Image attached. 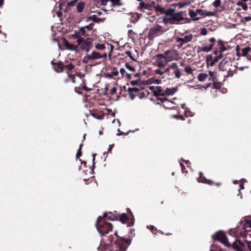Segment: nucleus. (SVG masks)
Here are the masks:
<instances>
[{
    "instance_id": "09e8293b",
    "label": "nucleus",
    "mask_w": 251,
    "mask_h": 251,
    "mask_svg": "<svg viewBox=\"0 0 251 251\" xmlns=\"http://www.w3.org/2000/svg\"><path fill=\"white\" fill-rule=\"evenodd\" d=\"M207 29L205 28H203L201 29V34L202 35H206L207 34Z\"/></svg>"
},
{
    "instance_id": "ea45409f",
    "label": "nucleus",
    "mask_w": 251,
    "mask_h": 251,
    "mask_svg": "<svg viewBox=\"0 0 251 251\" xmlns=\"http://www.w3.org/2000/svg\"><path fill=\"white\" fill-rule=\"evenodd\" d=\"M125 53L130 57L133 61H136V59L134 58L132 55L131 52L130 51L127 50L126 51Z\"/></svg>"
},
{
    "instance_id": "052dcab7",
    "label": "nucleus",
    "mask_w": 251,
    "mask_h": 251,
    "mask_svg": "<svg viewBox=\"0 0 251 251\" xmlns=\"http://www.w3.org/2000/svg\"><path fill=\"white\" fill-rule=\"evenodd\" d=\"M81 154L82 153H81V150H79L78 149L77 151V152L76 153V158H78L79 157H80L81 155Z\"/></svg>"
},
{
    "instance_id": "393cba45",
    "label": "nucleus",
    "mask_w": 251,
    "mask_h": 251,
    "mask_svg": "<svg viewBox=\"0 0 251 251\" xmlns=\"http://www.w3.org/2000/svg\"><path fill=\"white\" fill-rule=\"evenodd\" d=\"M85 6V3L84 2H78L76 6V9L78 12L80 13L82 12Z\"/></svg>"
},
{
    "instance_id": "f704fd0d",
    "label": "nucleus",
    "mask_w": 251,
    "mask_h": 251,
    "mask_svg": "<svg viewBox=\"0 0 251 251\" xmlns=\"http://www.w3.org/2000/svg\"><path fill=\"white\" fill-rule=\"evenodd\" d=\"M69 78L65 80V82H68L71 81L73 83L75 82V77L74 76L70 75L69 73H67Z\"/></svg>"
},
{
    "instance_id": "3c124183",
    "label": "nucleus",
    "mask_w": 251,
    "mask_h": 251,
    "mask_svg": "<svg viewBox=\"0 0 251 251\" xmlns=\"http://www.w3.org/2000/svg\"><path fill=\"white\" fill-rule=\"evenodd\" d=\"M140 81V80L139 79L133 80L130 82V84L131 85H137Z\"/></svg>"
},
{
    "instance_id": "bf43d9fd",
    "label": "nucleus",
    "mask_w": 251,
    "mask_h": 251,
    "mask_svg": "<svg viewBox=\"0 0 251 251\" xmlns=\"http://www.w3.org/2000/svg\"><path fill=\"white\" fill-rule=\"evenodd\" d=\"M148 228H149L152 232H153L154 231H155L156 230V228L152 226H148Z\"/></svg>"
},
{
    "instance_id": "9b49d317",
    "label": "nucleus",
    "mask_w": 251,
    "mask_h": 251,
    "mask_svg": "<svg viewBox=\"0 0 251 251\" xmlns=\"http://www.w3.org/2000/svg\"><path fill=\"white\" fill-rule=\"evenodd\" d=\"M209 41L211 43L210 44L204 46L198 47L197 51L198 53L201 52V51L207 52L211 50L214 46V44L216 41V40L214 38L212 37L210 38L209 39Z\"/></svg>"
},
{
    "instance_id": "0eeeda50",
    "label": "nucleus",
    "mask_w": 251,
    "mask_h": 251,
    "mask_svg": "<svg viewBox=\"0 0 251 251\" xmlns=\"http://www.w3.org/2000/svg\"><path fill=\"white\" fill-rule=\"evenodd\" d=\"M212 237L214 240L220 241L226 247H228L230 246V244L229 243L227 237L223 231L217 232L212 236Z\"/></svg>"
},
{
    "instance_id": "6e6d98bb",
    "label": "nucleus",
    "mask_w": 251,
    "mask_h": 251,
    "mask_svg": "<svg viewBox=\"0 0 251 251\" xmlns=\"http://www.w3.org/2000/svg\"><path fill=\"white\" fill-rule=\"evenodd\" d=\"M129 92V97L131 99V100H134V99L135 98V95L133 94V93L132 92Z\"/></svg>"
},
{
    "instance_id": "6ab92c4d",
    "label": "nucleus",
    "mask_w": 251,
    "mask_h": 251,
    "mask_svg": "<svg viewBox=\"0 0 251 251\" xmlns=\"http://www.w3.org/2000/svg\"><path fill=\"white\" fill-rule=\"evenodd\" d=\"M177 91L176 87L166 88L165 90V95H173Z\"/></svg>"
},
{
    "instance_id": "a878e982",
    "label": "nucleus",
    "mask_w": 251,
    "mask_h": 251,
    "mask_svg": "<svg viewBox=\"0 0 251 251\" xmlns=\"http://www.w3.org/2000/svg\"><path fill=\"white\" fill-rule=\"evenodd\" d=\"M95 47L96 49H97L100 52H102V51H103L106 49V47L104 44H97L95 45Z\"/></svg>"
},
{
    "instance_id": "603ef678",
    "label": "nucleus",
    "mask_w": 251,
    "mask_h": 251,
    "mask_svg": "<svg viewBox=\"0 0 251 251\" xmlns=\"http://www.w3.org/2000/svg\"><path fill=\"white\" fill-rule=\"evenodd\" d=\"M107 2H110V0H101L100 3L101 5H105Z\"/></svg>"
},
{
    "instance_id": "c03bdc74",
    "label": "nucleus",
    "mask_w": 251,
    "mask_h": 251,
    "mask_svg": "<svg viewBox=\"0 0 251 251\" xmlns=\"http://www.w3.org/2000/svg\"><path fill=\"white\" fill-rule=\"evenodd\" d=\"M94 24L91 23L89 25L83 26L85 27V29H87L88 30H91L93 28Z\"/></svg>"
},
{
    "instance_id": "7c9ffc66",
    "label": "nucleus",
    "mask_w": 251,
    "mask_h": 251,
    "mask_svg": "<svg viewBox=\"0 0 251 251\" xmlns=\"http://www.w3.org/2000/svg\"><path fill=\"white\" fill-rule=\"evenodd\" d=\"M245 229L246 230H249V231L250 230V229H247V228L248 227L251 228V220H249V219L245 220Z\"/></svg>"
},
{
    "instance_id": "0e129e2a",
    "label": "nucleus",
    "mask_w": 251,
    "mask_h": 251,
    "mask_svg": "<svg viewBox=\"0 0 251 251\" xmlns=\"http://www.w3.org/2000/svg\"><path fill=\"white\" fill-rule=\"evenodd\" d=\"M196 12L197 13V14H200L201 15V14L202 13H205V12H203L201 9H198L196 10Z\"/></svg>"
},
{
    "instance_id": "6e6552de",
    "label": "nucleus",
    "mask_w": 251,
    "mask_h": 251,
    "mask_svg": "<svg viewBox=\"0 0 251 251\" xmlns=\"http://www.w3.org/2000/svg\"><path fill=\"white\" fill-rule=\"evenodd\" d=\"M168 63L163 53L158 54L156 55V58L154 62V65L160 68H164Z\"/></svg>"
},
{
    "instance_id": "1a4fd4ad",
    "label": "nucleus",
    "mask_w": 251,
    "mask_h": 251,
    "mask_svg": "<svg viewBox=\"0 0 251 251\" xmlns=\"http://www.w3.org/2000/svg\"><path fill=\"white\" fill-rule=\"evenodd\" d=\"M119 240V239L118 238L117 233L115 232L114 236H112L110 239L111 244L113 242L116 246L119 248L120 251H126L127 247L125 245H123V244L125 242H127V241H125L124 242V241H122V243L121 244L120 243Z\"/></svg>"
},
{
    "instance_id": "20e7f679",
    "label": "nucleus",
    "mask_w": 251,
    "mask_h": 251,
    "mask_svg": "<svg viewBox=\"0 0 251 251\" xmlns=\"http://www.w3.org/2000/svg\"><path fill=\"white\" fill-rule=\"evenodd\" d=\"M165 31L166 30L162 26L159 25H155L150 29L148 37L151 40L157 36L162 35Z\"/></svg>"
},
{
    "instance_id": "c9c22d12",
    "label": "nucleus",
    "mask_w": 251,
    "mask_h": 251,
    "mask_svg": "<svg viewBox=\"0 0 251 251\" xmlns=\"http://www.w3.org/2000/svg\"><path fill=\"white\" fill-rule=\"evenodd\" d=\"M126 68L127 70H128L131 72H134L135 71V68L133 66H131L129 63H127L126 64Z\"/></svg>"
},
{
    "instance_id": "c756f323",
    "label": "nucleus",
    "mask_w": 251,
    "mask_h": 251,
    "mask_svg": "<svg viewBox=\"0 0 251 251\" xmlns=\"http://www.w3.org/2000/svg\"><path fill=\"white\" fill-rule=\"evenodd\" d=\"M207 76L208 75H207L206 74L201 73V74H200L198 75V80L200 81H204L206 79V78H207Z\"/></svg>"
},
{
    "instance_id": "ddd939ff",
    "label": "nucleus",
    "mask_w": 251,
    "mask_h": 251,
    "mask_svg": "<svg viewBox=\"0 0 251 251\" xmlns=\"http://www.w3.org/2000/svg\"><path fill=\"white\" fill-rule=\"evenodd\" d=\"M173 16L174 24H178L183 21H184L185 23H189L191 21V19H189L188 18H184L183 17L180 16V15L179 14L178 12H174V10Z\"/></svg>"
},
{
    "instance_id": "f8f14e48",
    "label": "nucleus",
    "mask_w": 251,
    "mask_h": 251,
    "mask_svg": "<svg viewBox=\"0 0 251 251\" xmlns=\"http://www.w3.org/2000/svg\"><path fill=\"white\" fill-rule=\"evenodd\" d=\"M193 39V35L191 34L184 36L182 38H176V42L179 43L177 47L179 49L182 47V46L186 43L190 42Z\"/></svg>"
},
{
    "instance_id": "f257e3e1",
    "label": "nucleus",
    "mask_w": 251,
    "mask_h": 251,
    "mask_svg": "<svg viewBox=\"0 0 251 251\" xmlns=\"http://www.w3.org/2000/svg\"><path fill=\"white\" fill-rule=\"evenodd\" d=\"M107 214V213L105 212L102 217H99L96 224L97 229L101 235H104L112 229L111 224L106 221Z\"/></svg>"
},
{
    "instance_id": "9d476101",
    "label": "nucleus",
    "mask_w": 251,
    "mask_h": 251,
    "mask_svg": "<svg viewBox=\"0 0 251 251\" xmlns=\"http://www.w3.org/2000/svg\"><path fill=\"white\" fill-rule=\"evenodd\" d=\"M173 17V10L170 9L165 13V15L162 17V21L166 25L174 24Z\"/></svg>"
},
{
    "instance_id": "338daca9",
    "label": "nucleus",
    "mask_w": 251,
    "mask_h": 251,
    "mask_svg": "<svg viewBox=\"0 0 251 251\" xmlns=\"http://www.w3.org/2000/svg\"><path fill=\"white\" fill-rule=\"evenodd\" d=\"M245 20L247 22H249L251 20V17H246L245 18Z\"/></svg>"
},
{
    "instance_id": "37998d69",
    "label": "nucleus",
    "mask_w": 251,
    "mask_h": 251,
    "mask_svg": "<svg viewBox=\"0 0 251 251\" xmlns=\"http://www.w3.org/2000/svg\"><path fill=\"white\" fill-rule=\"evenodd\" d=\"M154 73L155 74L159 75H162L165 73L164 71H161L160 69H156L154 70Z\"/></svg>"
},
{
    "instance_id": "5fc2aeb1",
    "label": "nucleus",
    "mask_w": 251,
    "mask_h": 251,
    "mask_svg": "<svg viewBox=\"0 0 251 251\" xmlns=\"http://www.w3.org/2000/svg\"><path fill=\"white\" fill-rule=\"evenodd\" d=\"M180 165L181 167V170H182V173H187V171L185 170L184 166L182 164V163L181 162H180Z\"/></svg>"
},
{
    "instance_id": "2f4dec72",
    "label": "nucleus",
    "mask_w": 251,
    "mask_h": 251,
    "mask_svg": "<svg viewBox=\"0 0 251 251\" xmlns=\"http://www.w3.org/2000/svg\"><path fill=\"white\" fill-rule=\"evenodd\" d=\"M139 17H140V16L138 14H137V13L133 14L131 17V21L133 23H135L136 22H137L138 21Z\"/></svg>"
},
{
    "instance_id": "bb28decb",
    "label": "nucleus",
    "mask_w": 251,
    "mask_h": 251,
    "mask_svg": "<svg viewBox=\"0 0 251 251\" xmlns=\"http://www.w3.org/2000/svg\"><path fill=\"white\" fill-rule=\"evenodd\" d=\"M121 0H110L111 5L112 6H121L123 3L121 2Z\"/></svg>"
},
{
    "instance_id": "39448f33",
    "label": "nucleus",
    "mask_w": 251,
    "mask_h": 251,
    "mask_svg": "<svg viewBox=\"0 0 251 251\" xmlns=\"http://www.w3.org/2000/svg\"><path fill=\"white\" fill-rule=\"evenodd\" d=\"M76 42L79 49L86 52H88L93 47L92 41L89 39L78 38Z\"/></svg>"
},
{
    "instance_id": "864d4df0",
    "label": "nucleus",
    "mask_w": 251,
    "mask_h": 251,
    "mask_svg": "<svg viewBox=\"0 0 251 251\" xmlns=\"http://www.w3.org/2000/svg\"><path fill=\"white\" fill-rule=\"evenodd\" d=\"M185 115L186 116H193V114L192 113V112H191V111H190L189 110H185Z\"/></svg>"
},
{
    "instance_id": "a18cd8bd",
    "label": "nucleus",
    "mask_w": 251,
    "mask_h": 251,
    "mask_svg": "<svg viewBox=\"0 0 251 251\" xmlns=\"http://www.w3.org/2000/svg\"><path fill=\"white\" fill-rule=\"evenodd\" d=\"M226 48L225 46V45L220 47V54L222 55V53L225 51L226 50Z\"/></svg>"
},
{
    "instance_id": "58836bf2",
    "label": "nucleus",
    "mask_w": 251,
    "mask_h": 251,
    "mask_svg": "<svg viewBox=\"0 0 251 251\" xmlns=\"http://www.w3.org/2000/svg\"><path fill=\"white\" fill-rule=\"evenodd\" d=\"M184 70L186 73H187V74H192L193 71V70L191 67H190L189 66H186Z\"/></svg>"
},
{
    "instance_id": "8fccbe9b",
    "label": "nucleus",
    "mask_w": 251,
    "mask_h": 251,
    "mask_svg": "<svg viewBox=\"0 0 251 251\" xmlns=\"http://www.w3.org/2000/svg\"><path fill=\"white\" fill-rule=\"evenodd\" d=\"M156 10L161 11L162 13H163L165 11V8L161 7L159 5H157L156 6Z\"/></svg>"
},
{
    "instance_id": "680f3d73",
    "label": "nucleus",
    "mask_w": 251,
    "mask_h": 251,
    "mask_svg": "<svg viewBox=\"0 0 251 251\" xmlns=\"http://www.w3.org/2000/svg\"><path fill=\"white\" fill-rule=\"evenodd\" d=\"M112 74L114 75V76H117L119 74V72L117 71V70H113L112 72Z\"/></svg>"
},
{
    "instance_id": "13d9d810",
    "label": "nucleus",
    "mask_w": 251,
    "mask_h": 251,
    "mask_svg": "<svg viewBox=\"0 0 251 251\" xmlns=\"http://www.w3.org/2000/svg\"><path fill=\"white\" fill-rule=\"evenodd\" d=\"M120 72L122 76H123L126 73V70L124 68H121L120 70Z\"/></svg>"
},
{
    "instance_id": "f03ea898",
    "label": "nucleus",
    "mask_w": 251,
    "mask_h": 251,
    "mask_svg": "<svg viewBox=\"0 0 251 251\" xmlns=\"http://www.w3.org/2000/svg\"><path fill=\"white\" fill-rule=\"evenodd\" d=\"M107 53L105 52L94 50L90 54L84 56L83 58L82 62L84 63H88L94 60L103 58H105L107 57Z\"/></svg>"
},
{
    "instance_id": "cd10ccee",
    "label": "nucleus",
    "mask_w": 251,
    "mask_h": 251,
    "mask_svg": "<svg viewBox=\"0 0 251 251\" xmlns=\"http://www.w3.org/2000/svg\"><path fill=\"white\" fill-rule=\"evenodd\" d=\"M154 92L155 94H157L158 95H165V90H163L160 86L157 87L156 90H155Z\"/></svg>"
},
{
    "instance_id": "de8ad7c7",
    "label": "nucleus",
    "mask_w": 251,
    "mask_h": 251,
    "mask_svg": "<svg viewBox=\"0 0 251 251\" xmlns=\"http://www.w3.org/2000/svg\"><path fill=\"white\" fill-rule=\"evenodd\" d=\"M128 92L131 91V92H132L133 93V92L137 93L139 91V89L137 88H129L128 89Z\"/></svg>"
},
{
    "instance_id": "79ce46f5",
    "label": "nucleus",
    "mask_w": 251,
    "mask_h": 251,
    "mask_svg": "<svg viewBox=\"0 0 251 251\" xmlns=\"http://www.w3.org/2000/svg\"><path fill=\"white\" fill-rule=\"evenodd\" d=\"M77 0H72L71 1H70L67 3V6L71 7V6L74 5V4L75 3V2Z\"/></svg>"
},
{
    "instance_id": "2eb2a0df",
    "label": "nucleus",
    "mask_w": 251,
    "mask_h": 251,
    "mask_svg": "<svg viewBox=\"0 0 251 251\" xmlns=\"http://www.w3.org/2000/svg\"><path fill=\"white\" fill-rule=\"evenodd\" d=\"M236 50L237 51V55L238 56H246L248 52L251 50V48L250 47H246L241 49V50H240L239 47L237 46L236 48Z\"/></svg>"
},
{
    "instance_id": "72a5a7b5",
    "label": "nucleus",
    "mask_w": 251,
    "mask_h": 251,
    "mask_svg": "<svg viewBox=\"0 0 251 251\" xmlns=\"http://www.w3.org/2000/svg\"><path fill=\"white\" fill-rule=\"evenodd\" d=\"M159 100L162 102H166V105L168 106H170L171 104H173V102L168 100L166 99L160 98L159 99Z\"/></svg>"
},
{
    "instance_id": "4c0bfd02",
    "label": "nucleus",
    "mask_w": 251,
    "mask_h": 251,
    "mask_svg": "<svg viewBox=\"0 0 251 251\" xmlns=\"http://www.w3.org/2000/svg\"><path fill=\"white\" fill-rule=\"evenodd\" d=\"M215 15V14L213 12H205V13H202L201 14L202 16H213Z\"/></svg>"
},
{
    "instance_id": "aec40b11",
    "label": "nucleus",
    "mask_w": 251,
    "mask_h": 251,
    "mask_svg": "<svg viewBox=\"0 0 251 251\" xmlns=\"http://www.w3.org/2000/svg\"><path fill=\"white\" fill-rule=\"evenodd\" d=\"M86 32H85V27H81L78 32H75V36L77 38V39L78 38H81L80 36H86Z\"/></svg>"
},
{
    "instance_id": "dca6fc26",
    "label": "nucleus",
    "mask_w": 251,
    "mask_h": 251,
    "mask_svg": "<svg viewBox=\"0 0 251 251\" xmlns=\"http://www.w3.org/2000/svg\"><path fill=\"white\" fill-rule=\"evenodd\" d=\"M231 61L230 59L225 58L219 64V68L221 70H226L227 68L230 65Z\"/></svg>"
},
{
    "instance_id": "e2e57ef3",
    "label": "nucleus",
    "mask_w": 251,
    "mask_h": 251,
    "mask_svg": "<svg viewBox=\"0 0 251 251\" xmlns=\"http://www.w3.org/2000/svg\"><path fill=\"white\" fill-rule=\"evenodd\" d=\"M218 45L220 47L223 46L224 45V42L221 40H219L218 41Z\"/></svg>"
},
{
    "instance_id": "423d86ee",
    "label": "nucleus",
    "mask_w": 251,
    "mask_h": 251,
    "mask_svg": "<svg viewBox=\"0 0 251 251\" xmlns=\"http://www.w3.org/2000/svg\"><path fill=\"white\" fill-rule=\"evenodd\" d=\"M168 62L178 60L180 57L178 52L175 49H170L163 53Z\"/></svg>"
},
{
    "instance_id": "4468645a",
    "label": "nucleus",
    "mask_w": 251,
    "mask_h": 251,
    "mask_svg": "<svg viewBox=\"0 0 251 251\" xmlns=\"http://www.w3.org/2000/svg\"><path fill=\"white\" fill-rule=\"evenodd\" d=\"M58 69L55 68V70L57 72H61L65 69L67 70H72L74 68V66L70 63L67 65L64 66L62 63L59 62L57 64Z\"/></svg>"
},
{
    "instance_id": "5701e85b",
    "label": "nucleus",
    "mask_w": 251,
    "mask_h": 251,
    "mask_svg": "<svg viewBox=\"0 0 251 251\" xmlns=\"http://www.w3.org/2000/svg\"><path fill=\"white\" fill-rule=\"evenodd\" d=\"M88 21L92 20L95 22H99L101 21H103L105 18H99L98 17L97 15H93L89 17L87 19Z\"/></svg>"
},
{
    "instance_id": "e433bc0d",
    "label": "nucleus",
    "mask_w": 251,
    "mask_h": 251,
    "mask_svg": "<svg viewBox=\"0 0 251 251\" xmlns=\"http://www.w3.org/2000/svg\"><path fill=\"white\" fill-rule=\"evenodd\" d=\"M221 4V0H216L213 3V5L215 8H217V7H219L220 6Z\"/></svg>"
},
{
    "instance_id": "4be33fe9",
    "label": "nucleus",
    "mask_w": 251,
    "mask_h": 251,
    "mask_svg": "<svg viewBox=\"0 0 251 251\" xmlns=\"http://www.w3.org/2000/svg\"><path fill=\"white\" fill-rule=\"evenodd\" d=\"M64 45L68 50H76L77 47L73 44L69 43L67 41H65Z\"/></svg>"
},
{
    "instance_id": "7ed1b4c3",
    "label": "nucleus",
    "mask_w": 251,
    "mask_h": 251,
    "mask_svg": "<svg viewBox=\"0 0 251 251\" xmlns=\"http://www.w3.org/2000/svg\"><path fill=\"white\" fill-rule=\"evenodd\" d=\"M165 72L169 76L175 77L176 78H179L181 75V72L178 69L177 63L176 62H173L169 65L165 70Z\"/></svg>"
},
{
    "instance_id": "774afa93",
    "label": "nucleus",
    "mask_w": 251,
    "mask_h": 251,
    "mask_svg": "<svg viewBox=\"0 0 251 251\" xmlns=\"http://www.w3.org/2000/svg\"><path fill=\"white\" fill-rule=\"evenodd\" d=\"M248 248L250 249V251H251V241L249 242L248 243Z\"/></svg>"
},
{
    "instance_id": "412c9836",
    "label": "nucleus",
    "mask_w": 251,
    "mask_h": 251,
    "mask_svg": "<svg viewBox=\"0 0 251 251\" xmlns=\"http://www.w3.org/2000/svg\"><path fill=\"white\" fill-rule=\"evenodd\" d=\"M189 15L192 18L191 20L194 21H198L200 19V18L196 17L197 15L196 10L194 11L193 10L190 9L189 10Z\"/></svg>"
},
{
    "instance_id": "473e14b6",
    "label": "nucleus",
    "mask_w": 251,
    "mask_h": 251,
    "mask_svg": "<svg viewBox=\"0 0 251 251\" xmlns=\"http://www.w3.org/2000/svg\"><path fill=\"white\" fill-rule=\"evenodd\" d=\"M139 7L142 9H149L150 6L149 4H146L143 2H141L139 4Z\"/></svg>"
},
{
    "instance_id": "a211bd4d",
    "label": "nucleus",
    "mask_w": 251,
    "mask_h": 251,
    "mask_svg": "<svg viewBox=\"0 0 251 251\" xmlns=\"http://www.w3.org/2000/svg\"><path fill=\"white\" fill-rule=\"evenodd\" d=\"M232 247L233 249L238 251H242L243 244L240 241L236 240L233 242Z\"/></svg>"
},
{
    "instance_id": "a19ab883",
    "label": "nucleus",
    "mask_w": 251,
    "mask_h": 251,
    "mask_svg": "<svg viewBox=\"0 0 251 251\" xmlns=\"http://www.w3.org/2000/svg\"><path fill=\"white\" fill-rule=\"evenodd\" d=\"M190 2H179L178 3V6L179 8H182L185 6H187L189 5Z\"/></svg>"
},
{
    "instance_id": "c85d7f7f",
    "label": "nucleus",
    "mask_w": 251,
    "mask_h": 251,
    "mask_svg": "<svg viewBox=\"0 0 251 251\" xmlns=\"http://www.w3.org/2000/svg\"><path fill=\"white\" fill-rule=\"evenodd\" d=\"M237 69L236 68L235 66H233L232 68H230L227 73V75L228 76H231L234 74L236 73Z\"/></svg>"
},
{
    "instance_id": "49530a36",
    "label": "nucleus",
    "mask_w": 251,
    "mask_h": 251,
    "mask_svg": "<svg viewBox=\"0 0 251 251\" xmlns=\"http://www.w3.org/2000/svg\"><path fill=\"white\" fill-rule=\"evenodd\" d=\"M122 223H125L127 220V216L126 214H123L121 217Z\"/></svg>"
},
{
    "instance_id": "f3484780",
    "label": "nucleus",
    "mask_w": 251,
    "mask_h": 251,
    "mask_svg": "<svg viewBox=\"0 0 251 251\" xmlns=\"http://www.w3.org/2000/svg\"><path fill=\"white\" fill-rule=\"evenodd\" d=\"M222 57V55L219 54L217 56L215 57L214 58H211L210 59H207V64L210 65L211 66H213Z\"/></svg>"
},
{
    "instance_id": "b1692460",
    "label": "nucleus",
    "mask_w": 251,
    "mask_h": 251,
    "mask_svg": "<svg viewBox=\"0 0 251 251\" xmlns=\"http://www.w3.org/2000/svg\"><path fill=\"white\" fill-rule=\"evenodd\" d=\"M202 174L201 173H200V177L198 179V181L199 182H202L207 183L208 184H211V181L207 179L205 177L202 176Z\"/></svg>"
},
{
    "instance_id": "69168bd1",
    "label": "nucleus",
    "mask_w": 251,
    "mask_h": 251,
    "mask_svg": "<svg viewBox=\"0 0 251 251\" xmlns=\"http://www.w3.org/2000/svg\"><path fill=\"white\" fill-rule=\"evenodd\" d=\"M116 92V89L115 87H113L111 90V92H110V93L111 94L113 95L114 94H115Z\"/></svg>"
},
{
    "instance_id": "4d7b16f0",
    "label": "nucleus",
    "mask_w": 251,
    "mask_h": 251,
    "mask_svg": "<svg viewBox=\"0 0 251 251\" xmlns=\"http://www.w3.org/2000/svg\"><path fill=\"white\" fill-rule=\"evenodd\" d=\"M179 14L180 15V16L183 17L184 16L187 15V13L185 11H179L178 12Z\"/></svg>"
}]
</instances>
